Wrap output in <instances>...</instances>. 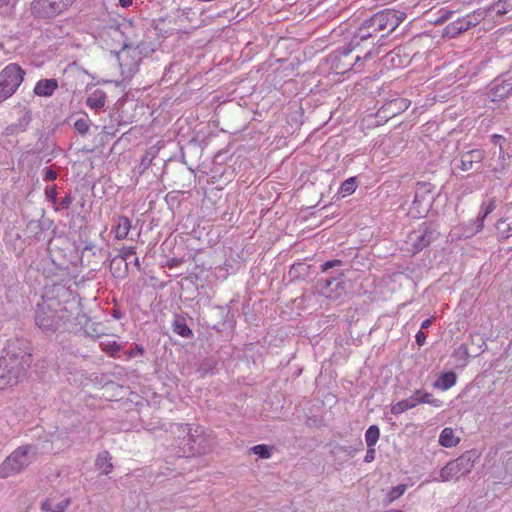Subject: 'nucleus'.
Segmentation results:
<instances>
[{"instance_id": "obj_51", "label": "nucleus", "mask_w": 512, "mask_h": 512, "mask_svg": "<svg viewBox=\"0 0 512 512\" xmlns=\"http://www.w3.org/2000/svg\"><path fill=\"white\" fill-rule=\"evenodd\" d=\"M13 132H14V129H13V127H12V126L7 127V129H6V134H7V135L12 134Z\"/></svg>"}, {"instance_id": "obj_53", "label": "nucleus", "mask_w": 512, "mask_h": 512, "mask_svg": "<svg viewBox=\"0 0 512 512\" xmlns=\"http://www.w3.org/2000/svg\"><path fill=\"white\" fill-rule=\"evenodd\" d=\"M328 298H335V296L331 295V294H327L326 295Z\"/></svg>"}, {"instance_id": "obj_8", "label": "nucleus", "mask_w": 512, "mask_h": 512, "mask_svg": "<svg viewBox=\"0 0 512 512\" xmlns=\"http://www.w3.org/2000/svg\"><path fill=\"white\" fill-rule=\"evenodd\" d=\"M54 301L45 300L37 305L35 314L36 325L42 331L55 332L59 329L56 313L53 311Z\"/></svg>"}, {"instance_id": "obj_11", "label": "nucleus", "mask_w": 512, "mask_h": 512, "mask_svg": "<svg viewBox=\"0 0 512 512\" xmlns=\"http://www.w3.org/2000/svg\"><path fill=\"white\" fill-rule=\"evenodd\" d=\"M121 33L125 38L124 45L131 47H139L144 36V29L138 26L133 20L126 19L120 25Z\"/></svg>"}, {"instance_id": "obj_4", "label": "nucleus", "mask_w": 512, "mask_h": 512, "mask_svg": "<svg viewBox=\"0 0 512 512\" xmlns=\"http://www.w3.org/2000/svg\"><path fill=\"white\" fill-rule=\"evenodd\" d=\"M434 190V185L429 182L417 183L415 196L408 211L410 217L419 219L428 214L435 199Z\"/></svg>"}, {"instance_id": "obj_14", "label": "nucleus", "mask_w": 512, "mask_h": 512, "mask_svg": "<svg viewBox=\"0 0 512 512\" xmlns=\"http://www.w3.org/2000/svg\"><path fill=\"white\" fill-rule=\"evenodd\" d=\"M485 157V152L481 149H472L461 155L459 168L462 171H469L475 164H480Z\"/></svg>"}, {"instance_id": "obj_20", "label": "nucleus", "mask_w": 512, "mask_h": 512, "mask_svg": "<svg viewBox=\"0 0 512 512\" xmlns=\"http://www.w3.org/2000/svg\"><path fill=\"white\" fill-rule=\"evenodd\" d=\"M460 437L456 435L451 427H445L439 435V444L445 448H452L459 444Z\"/></svg>"}, {"instance_id": "obj_28", "label": "nucleus", "mask_w": 512, "mask_h": 512, "mask_svg": "<svg viewBox=\"0 0 512 512\" xmlns=\"http://www.w3.org/2000/svg\"><path fill=\"white\" fill-rule=\"evenodd\" d=\"M100 348L109 356H115L122 349V346L119 345L114 339L105 337L100 341Z\"/></svg>"}, {"instance_id": "obj_38", "label": "nucleus", "mask_w": 512, "mask_h": 512, "mask_svg": "<svg viewBox=\"0 0 512 512\" xmlns=\"http://www.w3.org/2000/svg\"><path fill=\"white\" fill-rule=\"evenodd\" d=\"M136 253L134 246H127L120 249L119 254L116 256L118 259L127 262V260Z\"/></svg>"}, {"instance_id": "obj_24", "label": "nucleus", "mask_w": 512, "mask_h": 512, "mask_svg": "<svg viewBox=\"0 0 512 512\" xmlns=\"http://www.w3.org/2000/svg\"><path fill=\"white\" fill-rule=\"evenodd\" d=\"M53 311L56 313V319L58 320L59 329L65 326L67 323L71 322V320L73 319V315L67 309V307L61 305L56 301H54Z\"/></svg>"}, {"instance_id": "obj_50", "label": "nucleus", "mask_w": 512, "mask_h": 512, "mask_svg": "<svg viewBox=\"0 0 512 512\" xmlns=\"http://www.w3.org/2000/svg\"><path fill=\"white\" fill-rule=\"evenodd\" d=\"M399 56H400V55H399V53H398V52L393 51V52H391V53H389V54L387 55V59H389L391 62H394V61H395V57H398V58H399Z\"/></svg>"}, {"instance_id": "obj_43", "label": "nucleus", "mask_w": 512, "mask_h": 512, "mask_svg": "<svg viewBox=\"0 0 512 512\" xmlns=\"http://www.w3.org/2000/svg\"><path fill=\"white\" fill-rule=\"evenodd\" d=\"M57 179V172L52 169V168H48L45 170L44 172V180L45 181H54Z\"/></svg>"}, {"instance_id": "obj_48", "label": "nucleus", "mask_w": 512, "mask_h": 512, "mask_svg": "<svg viewBox=\"0 0 512 512\" xmlns=\"http://www.w3.org/2000/svg\"><path fill=\"white\" fill-rule=\"evenodd\" d=\"M433 320H434V318H433V317H432V318H428V319L424 320V321L422 322V324H421V328H422V329H427L428 327H430V325L432 324Z\"/></svg>"}, {"instance_id": "obj_21", "label": "nucleus", "mask_w": 512, "mask_h": 512, "mask_svg": "<svg viewBox=\"0 0 512 512\" xmlns=\"http://www.w3.org/2000/svg\"><path fill=\"white\" fill-rule=\"evenodd\" d=\"M131 220L126 216H119L117 223L113 229L114 236L117 240H124L127 238L131 230Z\"/></svg>"}, {"instance_id": "obj_40", "label": "nucleus", "mask_w": 512, "mask_h": 512, "mask_svg": "<svg viewBox=\"0 0 512 512\" xmlns=\"http://www.w3.org/2000/svg\"><path fill=\"white\" fill-rule=\"evenodd\" d=\"M45 195L46 198L50 200L53 205L57 203V187L55 185L46 188Z\"/></svg>"}, {"instance_id": "obj_44", "label": "nucleus", "mask_w": 512, "mask_h": 512, "mask_svg": "<svg viewBox=\"0 0 512 512\" xmlns=\"http://www.w3.org/2000/svg\"><path fill=\"white\" fill-rule=\"evenodd\" d=\"M415 338H416V343H417L419 346L424 345V344H425V342H426V335H425V333H424L423 331H421V330L417 332V334H416Z\"/></svg>"}, {"instance_id": "obj_27", "label": "nucleus", "mask_w": 512, "mask_h": 512, "mask_svg": "<svg viewBox=\"0 0 512 512\" xmlns=\"http://www.w3.org/2000/svg\"><path fill=\"white\" fill-rule=\"evenodd\" d=\"M457 376L454 372L442 373L439 379L433 384L435 388H440L444 391L450 389L456 384Z\"/></svg>"}, {"instance_id": "obj_18", "label": "nucleus", "mask_w": 512, "mask_h": 512, "mask_svg": "<svg viewBox=\"0 0 512 512\" xmlns=\"http://www.w3.org/2000/svg\"><path fill=\"white\" fill-rule=\"evenodd\" d=\"M58 88V82L56 79H41L34 87V93L37 96L49 97Z\"/></svg>"}, {"instance_id": "obj_31", "label": "nucleus", "mask_w": 512, "mask_h": 512, "mask_svg": "<svg viewBox=\"0 0 512 512\" xmlns=\"http://www.w3.org/2000/svg\"><path fill=\"white\" fill-rule=\"evenodd\" d=\"M416 407L414 402V396H411L407 399L398 401L391 407V413L394 415L401 414L409 409Z\"/></svg>"}, {"instance_id": "obj_9", "label": "nucleus", "mask_w": 512, "mask_h": 512, "mask_svg": "<svg viewBox=\"0 0 512 512\" xmlns=\"http://www.w3.org/2000/svg\"><path fill=\"white\" fill-rule=\"evenodd\" d=\"M434 229L431 223L424 222L418 229L412 231L406 240V244L410 246L408 251L411 254H417L430 245Z\"/></svg>"}, {"instance_id": "obj_47", "label": "nucleus", "mask_w": 512, "mask_h": 512, "mask_svg": "<svg viewBox=\"0 0 512 512\" xmlns=\"http://www.w3.org/2000/svg\"><path fill=\"white\" fill-rule=\"evenodd\" d=\"M132 3H133V0H119V5L122 8H128L132 5Z\"/></svg>"}, {"instance_id": "obj_1", "label": "nucleus", "mask_w": 512, "mask_h": 512, "mask_svg": "<svg viewBox=\"0 0 512 512\" xmlns=\"http://www.w3.org/2000/svg\"><path fill=\"white\" fill-rule=\"evenodd\" d=\"M405 13L392 9H385L377 12L365 20L359 28L361 39L376 36L382 31H394L405 19Z\"/></svg>"}, {"instance_id": "obj_3", "label": "nucleus", "mask_w": 512, "mask_h": 512, "mask_svg": "<svg viewBox=\"0 0 512 512\" xmlns=\"http://www.w3.org/2000/svg\"><path fill=\"white\" fill-rule=\"evenodd\" d=\"M33 448L23 445L14 450L0 464V478H8L22 472L34 461Z\"/></svg>"}, {"instance_id": "obj_54", "label": "nucleus", "mask_w": 512, "mask_h": 512, "mask_svg": "<svg viewBox=\"0 0 512 512\" xmlns=\"http://www.w3.org/2000/svg\"><path fill=\"white\" fill-rule=\"evenodd\" d=\"M332 281L331 280H328L327 281V286L331 285Z\"/></svg>"}, {"instance_id": "obj_22", "label": "nucleus", "mask_w": 512, "mask_h": 512, "mask_svg": "<svg viewBox=\"0 0 512 512\" xmlns=\"http://www.w3.org/2000/svg\"><path fill=\"white\" fill-rule=\"evenodd\" d=\"M111 460L110 453L108 451H102L98 454L95 465L98 470L107 475L111 473L114 468Z\"/></svg>"}, {"instance_id": "obj_39", "label": "nucleus", "mask_w": 512, "mask_h": 512, "mask_svg": "<svg viewBox=\"0 0 512 512\" xmlns=\"http://www.w3.org/2000/svg\"><path fill=\"white\" fill-rule=\"evenodd\" d=\"M72 201H73V198L71 195H66L65 197H63L60 201H57L56 204H54L55 206V210H58V209H67L71 204H72Z\"/></svg>"}, {"instance_id": "obj_45", "label": "nucleus", "mask_w": 512, "mask_h": 512, "mask_svg": "<svg viewBox=\"0 0 512 512\" xmlns=\"http://www.w3.org/2000/svg\"><path fill=\"white\" fill-rule=\"evenodd\" d=\"M375 459V448L368 447V450L365 455V462H372Z\"/></svg>"}, {"instance_id": "obj_5", "label": "nucleus", "mask_w": 512, "mask_h": 512, "mask_svg": "<svg viewBox=\"0 0 512 512\" xmlns=\"http://www.w3.org/2000/svg\"><path fill=\"white\" fill-rule=\"evenodd\" d=\"M25 71L16 63L0 72V102L12 96L24 80Z\"/></svg>"}, {"instance_id": "obj_41", "label": "nucleus", "mask_w": 512, "mask_h": 512, "mask_svg": "<svg viewBox=\"0 0 512 512\" xmlns=\"http://www.w3.org/2000/svg\"><path fill=\"white\" fill-rule=\"evenodd\" d=\"M74 128L81 134H85L88 129H89V126L87 124V122L83 119H80V120H77L75 123H74Z\"/></svg>"}, {"instance_id": "obj_19", "label": "nucleus", "mask_w": 512, "mask_h": 512, "mask_svg": "<svg viewBox=\"0 0 512 512\" xmlns=\"http://www.w3.org/2000/svg\"><path fill=\"white\" fill-rule=\"evenodd\" d=\"M20 380L16 375H14L11 370L8 369L7 365L0 364V389L4 390L7 388H11L20 383Z\"/></svg>"}, {"instance_id": "obj_12", "label": "nucleus", "mask_w": 512, "mask_h": 512, "mask_svg": "<svg viewBox=\"0 0 512 512\" xmlns=\"http://www.w3.org/2000/svg\"><path fill=\"white\" fill-rule=\"evenodd\" d=\"M411 105V101L406 98H395L385 103L379 110L382 117L392 118L404 111Z\"/></svg>"}, {"instance_id": "obj_16", "label": "nucleus", "mask_w": 512, "mask_h": 512, "mask_svg": "<svg viewBox=\"0 0 512 512\" xmlns=\"http://www.w3.org/2000/svg\"><path fill=\"white\" fill-rule=\"evenodd\" d=\"M479 457L478 453L474 450L466 451L459 458L453 460L457 464L461 476L467 475L474 467L476 459Z\"/></svg>"}, {"instance_id": "obj_32", "label": "nucleus", "mask_w": 512, "mask_h": 512, "mask_svg": "<svg viewBox=\"0 0 512 512\" xmlns=\"http://www.w3.org/2000/svg\"><path fill=\"white\" fill-rule=\"evenodd\" d=\"M380 436V430L378 426L371 425L365 433V441L367 447H374Z\"/></svg>"}, {"instance_id": "obj_33", "label": "nucleus", "mask_w": 512, "mask_h": 512, "mask_svg": "<svg viewBox=\"0 0 512 512\" xmlns=\"http://www.w3.org/2000/svg\"><path fill=\"white\" fill-rule=\"evenodd\" d=\"M356 188V177H350L341 184L339 193L342 195V197H346L353 194Z\"/></svg>"}, {"instance_id": "obj_36", "label": "nucleus", "mask_w": 512, "mask_h": 512, "mask_svg": "<svg viewBox=\"0 0 512 512\" xmlns=\"http://www.w3.org/2000/svg\"><path fill=\"white\" fill-rule=\"evenodd\" d=\"M494 9L497 15H504L511 11L512 4L509 0H499L494 4Z\"/></svg>"}, {"instance_id": "obj_35", "label": "nucleus", "mask_w": 512, "mask_h": 512, "mask_svg": "<svg viewBox=\"0 0 512 512\" xmlns=\"http://www.w3.org/2000/svg\"><path fill=\"white\" fill-rule=\"evenodd\" d=\"M406 489L407 486L405 484H400L395 487H392L386 494L387 502L392 503L396 499L400 498L405 493Z\"/></svg>"}, {"instance_id": "obj_10", "label": "nucleus", "mask_w": 512, "mask_h": 512, "mask_svg": "<svg viewBox=\"0 0 512 512\" xmlns=\"http://www.w3.org/2000/svg\"><path fill=\"white\" fill-rule=\"evenodd\" d=\"M359 59V55H352V50H343L333 53L328 61L330 63V69L335 74H345L352 69Z\"/></svg>"}, {"instance_id": "obj_13", "label": "nucleus", "mask_w": 512, "mask_h": 512, "mask_svg": "<svg viewBox=\"0 0 512 512\" xmlns=\"http://www.w3.org/2000/svg\"><path fill=\"white\" fill-rule=\"evenodd\" d=\"M495 207H496V199L495 198H492L487 205L482 204L477 220L472 224L473 227L470 228L469 231L467 233H465L464 236L466 238H469V237L475 235L476 233L480 232L484 227V221H485L486 217L490 213H492V211L495 209Z\"/></svg>"}, {"instance_id": "obj_49", "label": "nucleus", "mask_w": 512, "mask_h": 512, "mask_svg": "<svg viewBox=\"0 0 512 512\" xmlns=\"http://www.w3.org/2000/svg\"><path fill=\"white\" fill-rule=\"evenodd\" d=\"M491 140H492V142H493L494 144H497V143H498V141H500V140L504 141V140H505V138H504L502 135H499V134H493V135L491 136Z\"/></svg>"}, {"instance_id": "obj_46", "label": "nucleus", "mask_w": 512, "mask_h": 512, "mask_svg": "<svg viewBox=\"0 0 512 512\" xmlns=\"http://www.w3.org/2000/svg\"><path fill=\"white\" fill-rule=\"evenodd\" d=\"M136 353H137V354H141V355H142V354L144 353V349H143L142 347H140V346H136L133 350H131V351L128 353V355H129V356H132V355H134V354H136Z\"/></svg>"}, {"instance_id": "obj_7", "label": "nucleus", "mask_w": 512, "mask_h": 512, "mask_svg": "<svg viewBox=\"0 0 512 512\" xmlns=\"http://www.w3.org/2000/svg\"><path fill=\"white\" fill-rule=\"evenodd\" d=\"M117 59L123 78H132L138 71L142 60L139 47L124 45L123 48L118 52Z\"/></svg>"}, {"instance_id": "obj_26", "label": "nucleus", "mask_w": 512, "mask_h": 512, "mask_svg": "<svg viewBox=\"0 0 512 512\" xmlns=\"http://www.w3.org/2000/svg\"><path fill=\"white\" fill-rule=\"evenodd\" d=\"M110 271L115 278L123 279L128 274V264L114 257L110 263Z\"/></svg>"}, {"instance_id": "obj_15", "label": "nucleus", "mask_w": 512, "mask_h": 512, "mask_svg": "<svg viewBox=\"0 0 512 512\" xmlns=\"http://www.w3.org/2000/svg\"><path fill=\"white\" fill-rule=\"evenodd\" d=\"M56 498V495H50L48 498L44 499L40 504L41 511L65 512L71 504V499L69 497H63L57 503L54 504Z\"/></svg>"}, {"instance_id": "obj_17", "label": "nucleus", "mask_w": 512, "mask_h": 512, "mask_svg": "<svg viewBox=\"0 0 512 512\" xmlns=\"http://www.w3.org/2000/svg\"><path fill=\"white\" fill-rule=\"evenodd\" d=\"M496 229L502 238L512 235V203L506 206L505 216L497 222Z\"/></svg>"}, {"instance_id": "obj_52", "label": "nucleus", "mask_w": 512, "mask_h": 512, "mask_svg": "<svg viewBox=\"0 0 512 512\" xmlns=\"http://www.w3.org/2000/svg\"><path fill=\"white\" fill-rule=\"evenodd\" d=\"M135 266H136L137 268H140V262H139L138 257H136V258H135Z\"/></svg>"}, {"instance_id": "obj_37", "label": "nucleus", "mask_w": 512, "mask_h": 512, "mask_svg": "<svg viewBox=\"0 0 512 512\" xmlns=\"http://www.w3.org/2000/svg\"><path fill=\"white\" fill-rule=\"evenodd\" d=\"M251 450L253 451L254 454L258 455L262 459H268L271 457L270 449L266 445H255L254 447H252Z\"/></svg>"}, {"instance_id": "obj_29", "label": "nucleus", "mask_w": 512, "mask_h": 512, "mask_svg": "<svg viewBox=\"0 0 512 512\" xmlns=\"http://www.w3.org/2000/svg\"><path fill=\"white\" fill-rule=\"evenodd\" d=\"M414 402L415 406L418 404H432L434 406H439V401L433 397L431 393L422 391V390H416L414 394Z\"/></svg>"}, {"instance_id": "obj_6", "label": "nucleus", "mask_w": 512, "mask_h": 512, "mask_svg": "<svg viewBox=\"0 0 512 512\" xmlns=\"http://www.w3.org/2000/svg\"><path fill=\"white\" fill-rule=\"evenodd\" d=\"M76 0H33L31 13L38 19H51L70 8Z\"/></svg>"}, {"instance_id": "obj_42", "label": "nucleus", "mask_w": 512, "mask_h": 512, "mask_svg": "<svg viewBox=\"0 0 512 512\" xmlns=\"http://www.w3.org/2000/svg\"><path fill=\"white\" fill-rule=\"evenodd\" d=\"M341 264H342L341 260H338V259L330 260V261L325 262L321 266V269H322V272H326L333 267L340 266Z\"/></svg>"}, {"instance_id": "obj_30", "label": "nucleus", "mask_w": 512, "mask_h": 512, "mask_svg": "<svg viewBox=\"0 0 512 512\" xmlns=\"http://www.w3.org/2000/svg\"><path fill=\"white\" fill-rule=\"evenodd\" d=\"M106 96L102 91H95L86 100V104L91 109H100L104 107Z\"/></svg>"}, {"instance_id": "obj_23", "label": "nucleus", "mask_w": 512, "mask_h": 512, "mask_svg": "<svg viewBox=\"0 0 512 512\" xmlns=\"http://www.w3.org/2000/svg\"><path fill=\"white\" fill-rule=\"evenodd\" d=\"M510 158L511 156L506 153L503 146L500 145L498 164L492 168V172L497 178H500V176L508 169Z\"/></svg>"}, {"instance_id": "obj_2", "label": "nucleus", "mask_w": 512, "mask_h": 512, "mask_svg": "<svg viewBox=\"0 0 512 512\" xmlns=\"http://www.w3.org/2000/svg\"><path fill=\"white\" fill-rule=\"evenodd\" d=\"M32 363V354L26 347H22L18 341H10L0 358V364L7 365L8 369L23 380Z\"/></svg>"}, {"instance_id": "obj_34", "label": "nucleus", "mask_w": 512, "mask_h": 512, "mask_svg": "<svg viewBox=\"0 0 512 512\" xmlns=\"http://www.w3.org/2000/svg\"><path fill=\"white\" fill-rule=\"evenodd\" d=\"M173 330L176 334L180 335L181 337L189 338L193 335L192 330L187 326L183 319H178L174 322Z\"/></svg>"}, {"instance_id": "obj_25", "label": "nucleus", "mask_w": 512, "mask_h": 512, "mask_svg": "<svg viewBox=\"0 0 512 512\" xmlns=\"http://www.w3.org/2000/svg\"><path fill=\"white\" fill-rule=\"evenodd\" d=\"M460 476L459 468L453 461L448 462L440 471V479L443 482L457 480Z\"/></svg>"}]
</instances>
